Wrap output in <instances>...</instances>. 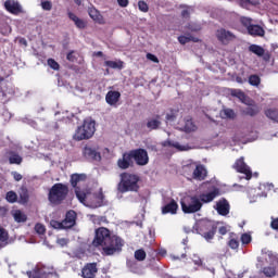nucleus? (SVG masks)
Listing matches in <instances>:
<instances>
[{
	"instance_id": "1",
	"label": "nucleus",
	"mask_w": 278,
	"mask_h": 278,
	"mask_svg": "<svg viewBox=\"0 0 278 278\" xmlns=\"http://www.w3.org/2000/svg\"><path fill=\"white\" fill-rule=\"evenodd\" d=\"M92 245L96 248L102 247L104 255H115V253H121V251H123L125 240L116 235H112L110 229L100 227L96 229Z\"/></svg>"
},
{
	"instance_id": "2",
	"label": "nucleus",
	"mask_w": 278,
	"mask_h": 278,
	"mask_svg": "<svg viewBox=\"0 0 278 278\" xmlns=\"http://www.w3.org/2000/svg\"><path fill=\"white\" fill-rule=\"evenodd\" d=\"M117 191L121 194H126V192H139L140 176L135 173L123 172L122 174H119V182L117 184Z\"/></svg>"
},
{
	"instance_id": "3",
	"label": "nucleus",
	"mask_w": 278,
	"mask_h": 278,
	"mask_svg": "<svg viewBox=\"0 0 278 278\" xmlns=\"http://www.w3.org/2000/svg\"><path fill=\"white\" fill-rule=\"evenodd\" d=\"M68 192V185L56 182L49 190L48 201L51 203V205H62V203L66 201Z\"/></svg>"
},
{
	"instance_id": "4",
	"label": "nucleus",
	"mask_w": 278,
	"mask_h": 278,
	"mask_svg": "<svg viewBox=\"0 0 278 278\" xmlns=\"http://www.w3.org/2000/svg\"><path fill=\"white\" fill-rule=\"evenodd\" d=\"M97 131L96 123L92 119H85L83 125L78 126L73 135V140L81 142V140H90Z\"/></svg>"
},
{
	"instance_id": "5",
	"label": "nucleus",
	"mask_w": 278,
	"mask_h": 278,
	"mask_svg": "<svg viewBox=\"0 0 278 278\" xmlns=\"http://www.w3.org/2000/svg\"><path fill=\"white\" fill-rule=\"evenodd\" d=\"M180 206L184 214H197V212H201V210H203L199 195L184 197L180 200Z\"/></svg>"
},
{
	"instance_id": "6",
	"label": "nucleus",
	"mask_w": 278,
	"mask_h": 278,
	"mask_svg": "<svg viewBox=\"0 0 278 278\" xmlns=\"http://www.w3.org/2000/svg\"><path fill=\"white\" fill-rule=\"evenodd\" d=\"M199 231L201 236L210 242V240H214V236H216V231H218V226L212 222H202L199 225Z\"/></svg>"
},
{
	"instance_id": "7",
	"label": "nucleus",
	"mask_w": 278,
	"mask_h": 278,
	"mask_svg": "<svg viewBox=\"0 0 278 278\" xmlns=\"http://www.w3.org/2000/svg\"><path fill=\"white\" fill-rule=\"evenodd\" d=\"M232 168L237 170V173L244 175V179H247V181L253 179V172L251 170V167L244 162V156L237 159L232 165Z\"/></svg>"
},
{
	"instance_id": "8",
	"label": "nucleus",
	"mask_w": 278,
	"mask_h": 278,
	"mask_svg": "<svg viewBox=\"0 0 278 278\" xmlns=\"http://www.w3.org/2000/svg\"><path fill=\"white\" fill-rule=\"evenodd\" d=\"M83 156L89 162H101V152H99V147L86 144L83 148Z\"/></svg>"
},
{
	"instance_id": "9",
	"label": "nucleus",
	"mask_w": 278,
	"mask_h": 278,
	"mask_svg": "<svg viewBox=\"0 0 278 278\" xmlns=\"http://www.w3.org/2000/svg\"><path fill=\"white\" fill-rule=\"evenodd\" d=\"M130 156L135 160L137 166H147L149 164V153L142 148L131 150Z\"/></svg>"
},
{
	"instance_id": "10",
	"label": "nucleus",
	"mask_w": 278,
	"mask_h": 278,
	"mask_svg": "<svg viewBox=\"0 0 278 278\" xmlns=\"http://www.w3.org/2000/svg\"><path fill=\"white\" fill-rule=\"evenodd\" d=\"M215 36L218 42L224 46H227L229 42H233V40H236V35L225 28L217 29Z\"/></svg>"
},
{
	"instance_id": "11",
	"label": "nucleus",
	"mask_w": 278,
	"mask_h": 278,
	"mask_svg": "<svg viewBox=\"0 0 278 278\" xmlns=\"http://www.w3.org/2000/svg\"><path fill=\"white\" fill-rule=\"evenodd\" d=\"M220 197V189L218 188H214L213 190L208 191V192H202L200 194H198V199L203 207V205L207 204V203H212V201H214V199Z\"/></svg>"
},
{
	"instance_id": "12",
	"label": "nucleus",
	"mask_w": 278,
	"mask_h": 278,
	"mask_svg": "<svg viewBox=\"0 0 278 278\" xmlns=\"http://www.w3.org/2000/svg\"><path fill=\"white\" fill-rule=\"evenodd\" d=\"M186 167L193 168L192 177H193V179H197L198 181H203V179H205V177H207V169H205V166H203L202 164L190 163Z\"/></svg>"
},
{
	"instance_id": "13",
	"label": "nucleus",
	"mask_w": 278,
	"mask_h": 278,
	"mask_svg": "<svg viewBox=\"0 0 278 278\" xmlns=\"http://www.w3.org/2000/svg\"><path fill=\"white\" fill-rule=\"evenodd\" d=\"M99 268H97V263H87L81 269L83 278H96Z\"/></svg>"
},
{
	"instance_id": "14",
	"label": "nucleus",
	"mask_w": 278,
	"mask_h": 278,
	"mask_svg": "<svg viewBox=\"0 0 278 278\" xmlns=\"http://www.w3.org/2000/svg\"><path fill=\"white\" fill-rule=\"evenodd\" d=\"M77 223V213L73 210L67 211L65 214V218L63 219V225L65 229H71L72 227H75Z\"/></svg>"
},
{
	"instance_id": "15",
	"label": "nucleus",
	"mask_w": 278,
	"mask_h": 278,
	"mask_svg": "<svg viewBox=\"0 0 278 278\" xmlns=\"http://www.w3.org/2000/svg\"><path fill=\"white\" fill-rule=\"evenodd\" d=\"M119 101H121L119 91H116V90L108 91L105 96V102L108 103V105H111L112 108H116Z\"/></svg>"
},
{
	"instance_id": "16",
	"label": "nucleus",
	"mask_w": 278,
	"mask_h": 278,
	"mask_svg": "<svg viewBox=\"0 0 278 278\" xmlns=\"http://www.w3.org/2000/svg\"><path fill=\"white\" fill-rule=\"evenodd\" d=\"M4 8L7 12H10V14L14 15H18L21 12H23L21 4L14 0H7L4 2Z\"/></svg>"
},
{
	"instance_id": "17",
	"label": "nucleus",
	"mask_w": 278,
	"mask_h": 278,
	"mask_svg": "<svg viewBox=\"0 0 278 278\" xmlns=\"http://www.w3.org/2000/svg\"><path fill=\"white\" fill-rule=\"evenodd\" d=\"M217 214H219V216H227V214H229V201H227V199L222 198L219 201L216 202V207H215Z\"/></svg>"
},
{
	"instance_id": "18",
	"label": "nucleus",
	"mask_w": 278,
	"mask_h": 278,
	"mask_svg": "<svg viewBox=\"0 0 278 278\" xmlns=\"http://www.w3.org/2000/svg\"><path fill=\"white\" fill-rule=\"evenodd\" d=\"M134 159L131 157V152L124 153L122 159H118L117 166L122 168V170H127L130 166H134Z\"/></svg>"
},
{
	"instance_id": "19",
	"label": "nucleus",
	"mask_w": 278,
	"mask_h": 278,
	"mask_svg": "<svg viewBox=\"0 0 278 278\" xmlns=\"http://www.w3.org/2000/svg\"><path fill=\"white\" fill-rule=\"evenodd\" d=\"M262 112V109L260 106H257V104H250L249 106L244 108L241 110V114H243V116H257V114H260Z\"/></svg>"
},
{
	"instance_id": "20",
	"label": "nucleus",
	"mask_w": 278,
	"mask_h": 278,
	"mask_svg": "<svg viewBox=\"0 0 278 278\" xmlns=\"http://www.w3.org/2000/svg\"><path fill=\"white\" fill-rule=\"evenodd\" d=\"M178 210L179 204H177V201L172 199L169 203L162 207V214H177Z\"/></svg>"
},
{
	"instance_id": "21",
	"label": "nucleus",
	"mask_w": 278,
	"mask_h": 278,
	"mask_svg": "<svg viewBox=\"0 0 278 278\" xmlns=\"http://www.w3.org/2000/svg\"><path fill=\"white\" fill-rule=\"evenodd\" d=\"M248 34L250 36L264 38L266 30H264V28L260 25L252 24L248 29Z\"/></svg>"
},
{
	"instance_id": "22",
	"label": "nucleus",
	"mask_w": 278,
	"mask_h": 278,
	"mask_svg": "<svg viewBox=\"0 0 278 278\" xmlns=\"http://www.w3.org/2000/svg\"><path fill=\"white\" fill-rule=\"evenodd\" d=\"M88 14L94 23H99V25H103V15H101V12L94 8H89L88 9Z\"/></svg>"
},
{
	"instance_id": "23",
	"label": "nucleus",
	"mask_w": 278,
	"mask_h": 278,
	"mask_svg": "<svg viewBox=\"0 0 278 278\" xmlns=\"http://www.w3.org/2000/svg\"><path fill=\"white\" fill-rule=\"evenodd\" d=\"M67 16L76 25L77 29H86V22L79 18L75 13L68 12Z\"/></svg>"
},
{
	"instance_id": "24",
	"label": "nucleus",
	"mask_w": 278,
	"mask_h": 278,
	"mask_svg": "<svg viewBox=\"0 0 278 278\" xmlns=\"http://www.w3.org/2000/svg\"><path fill=\"white\" fill-rule=\"evenodd\" d=\"M163 147H173L174 149H177V151H189L190 150V146H188V144L181 146L179 142L172 141V140L164 141Z\"/></svg>"
},
{
	"instance_id": "25",
	"label": "nucleus",
	"mask_w": 278,
	"mask_h": 278,
	"mask_svg": "<svg viewBox=\"0 0 278 278\" xmlns=\"http://www.w3.org/2000/svg\"><path fill=\"white\" fill-rule=\"evenodd\" d=\"M92 199L93 200L91 202V206L101 207L103 205V200L105 199V195L103 194V191H100L98 193H93Z\"/></svg>"
},
{
	"instance_id": "26",
	"label": "nucleus",
	"mask_w": 278,
	"mask_h": 278,
	"mask_svg": "<svg viewBox=\"0 0 278 278\" xmlns=\"http://www.w3.org/2000/svg\"><path fill=\"white\" fill-rule=\"evenodd\" d=\"M86 179H88V176L86 174H73L71 176V186L73 188H78L77 184L81 182V181H86Z\"/></svg>"
},
{
	"instance_id": "27",
	"label": "nucleus",
	"mask_w": 278,
	"mask_h": 278,
	"mask_svg": "<svg viewBox=\"0 0 278 278\" xmlns=\"http://www.w3.org/2000/svg\"><path fill=\"white\" fill-rule=\"evenodd\" d=\"M162 126V121H160V115L156 116V118H150L147 122V128L150 129V131L160 129Z\"/></svg>"
},
{
	"instance_id": "28",
	"label": "nucleus",
	"mask_w": 278,
	"mask_h": 278,
	"mask_svg": "<svg viewBox=\"0 0 278 278\" xmlns=\"http://www.w3.org/2000/svg\"><path fill=\"white\" fill-rule=\"evenodd\" d=\"M228 247L232 249V251H238L240 248V239H238V236L233 232L229 235Z\"/></svg>"
},
{
	"instance_id": "29",
	"label": "nucleus",
	"mask_w": 278,
	"mask_h": 278,
	"mask_svg": "<svg viewBox=\"0 0 278 278\" xmlns=\"http://www.w3.org/2000/svg\"><path fill=\"white\" fill-rule=\"evenodd\" d=\"M104 66H108V68H117V71H123L125 67V62L118 60V61H105Z\"/></svg>"
},
{
	"instance_id": "30",
	"label": "nucleus",
	"mask_w": 278,
	"mask_h": 278,
	"mask_svg": "<svg viewBox=\"0 0 278 278\" xmlns=\"http://www.w3.org/2000/svg\"><path fill=\"white\" fill-rule=\"evenodd\" d=\"M9 164H17V165L23 164V157L18 153H16L14 151H10L9 152Z\"/></svg>"
},
{
	"instance_id": "31",
	"label": "nucleus",
	"mask_w": 278,
	"mask_h": 278,
	"mask_svg": "<svg viewBox=\"0 0 278 278\" xmlns=\"http://www.w3.org/2000/svg\"><path fill=\"white\" fill-rule=\"evenodd\" d=\"M265 116L273 121L274 123H278V109H267L265 110Z\"/></svg>"
},
{
	"instance_id": "32",
	"label": "nucleus",
	"mask_w": 278,
	"mask_h": 278,
	"mask_svg": "<svg viewBox=\"0 0 278 278\" xmlns=\"http://www.w3.org/2000/svg\"><path fill=\"white\" fill-rule=\"evenodd\" d=\"M13 218L15 223H27V215L23 213L21 210L14 211Z\"/></svg>"
},
{
	"instance_id": "33",
	"label": "nucleus",
	"mask_w": 278,
	"mask_h": 278,
	"mask_svg": "<svg viewBox=\"0 0 278 278\" xmlns=\"http://www.w3.org/2000/svg\"><path fill=\"white\" fill-rule=\"evenodd\" d=\"M249 51L250 53H254V55H257L258 58H262V55H264L265 50L262 46H257V45H251L249 47Z\"/></svg>"
},
{
	"instance_id": "34",
	"label": "nucleus",
	"mask_w": 278,
	"mask_h": 278,
	"mask_svg": "<svg viewBox=\"0 0 278 278\" xmlns=\"http://www.w3.org/2000/svg\"><path fill=\"white\" fill-rule=\"evenodd\" d=\"M262 273L265 277H275L277 275V267L275 265L263 267Z\"/></svg>"
},
{
	"instance_id": "35",
	"label": "nucleus",
	"mask_w": 278,
	"mask_h": 278,
	"mask_svg": "<svg viewBox=\"0 0 278 278\" xmlns=\"http://www.w3.org/2000/svg\"><path fill=\"white\" fill-rule=\"evenodd\" d=\"M184 131H186V134H192V131H197V125H194V122H192L191 118L185 121Z\"/></svg>"
},
{
	"instance_id": "36",
	"label": "nucleus",
	"mask_w": 278,
	"mask_h": 278,
	"mask_svg": "<svg viewBox=\"0 0 278 278\" xmlns=\"http://www.w3.org/2000/svg\"><path fill=\"white\" fill-rule=\"evenodd\" d=\"M178 42L180 45H188V42H199V38L192 37V36H179L178 37Z\"/></svg>"
},
{
	"instance_id": "37",
	"label": "nucleus",
	"mask_w": 278,
	"mask_h": 278,
	"mask_svg": "<svg viewBox=\"0 0 278 278\" xmlns=\"http://www.w3.org/2000/svg\"><path fill=\"white\" fill-rule=\"evenodd\" d=\"M20 203H23V205H25V203H29V191L27 190V188L21 189Z\"/></svg>"
},
{
	"instance_id": "38",
	"label": "nucleus",
	"mask_w": 278,
	"mask_h": 278,
	"mask_svg": "<svg viewBox=\"0 0 278 278\" xmlns=\"http://www.w3.org/2000/svg\"><path fill=\"white\" fill-rule=\"evenodd\" d=\"M178 114H179V110L170 109L169 112L166 114L165 118L168 123H174V121H177Z\"/></svg>"
},
{
	"instance_id": "39",
	"label": "nucleus",
	"mask_w": 278,
	"mask_h": 278,
	"mask_svg": "<svg viewBox=\"0 0 278 278\" xmlns=\"http://www.w3.org/2000/svg\"><path fill=\"white\" fill-rule=\"evenodd\" d=\"M135 260H137V262H144V260H147V252L142 249L136 250Z\"/></svg>"
},
{
	"instance_id": "40",
	"label": "nucleus",
	"mask_w": 278,
	"mask_h": 278,
	"mask_svg": "<svg viewBox=\"0 0 278 278\" xmlns=\"http://www.w3.org/2000/svg\"><path fill=\"white\" fill-rule=\"evenodd\" d=\"M79 59V52L75 51V50H71L67 54H66V60L68 62L75 63L77 62V60Z\"/></svg>"
},
{
	"instance_id": "41",
	"label": "nucleus",
	"mask_w": 278,
	"mask_h": 278,
	"mask_svg": "<svg viewBox=\"0 0 278 278\" xmlns=\"http://www.w3.org/2000/svg\"><path fill=\"white\" fill-rule=\"evenodd\" d=\"M249 84L250 86H260V84H262V78H260V76H257V74H252L249 77Z\"/></svg>"
},
{
	"instance_id": "42",
	"label": "nucleus",
	"mask_w": 278,
	"mask_h": 278,
	"mask_svg": "<svg viewBox=\"0 0 278 278\" xmlns=\"http://www.w3.org/2000/svg\"><path fill=\"white\" fill-rule=\"evenodd\" d=\"M47 64L49 67L52 68V71H60V63H58V61H55V59H48L47 60Z\"/></svg>"
},
{
	"instance_id": "43",
	"label": "nucleus",
	"mask_w": 278,
	"mask_h": 278,
	"mask_svg": "<svg viewBox=\"0 0 278 278\" xmlns=\"http://www.w3.org/2000/svg\"><path fill=\"white\" fill-rule=\"evenodd\" d=\"M18 195L14 191L7 192V201L9 203H16Z\"/></svg>"
},
{
	"instance_id": "44",
	"label": "nucleus",
	"mask_w": 278,
	"mask_h": 278,
	"mask_svg": "<svg viewBox=\"0 0 278 278\" xmlns=\"http://www.w3.org/2000/svg\"><path fill=\"white\" fill-rule=\"evenodd\" d=\"M75 194L80 203H84V201H86V192L81 191L79 187L75 188Z\"/></svg>"
},
{
	"instance_id": "45",
	"label": "nucleus",
	"mask_w": 278,
	"mask_h": 278,
	"mask_svg": "<svg viewBox=\"0 0 278 278\" xmlns=\"http://www.w3.org/2000/svg\"><path fill=\"white\" fill-rule=\"evenodd\" d=\"M223 118H236V112L231 109H225L222 113Z\"/></svg>"
},
{
	"instance_id": "46",
	"label": "nucleus",
	"mask_w": 278,
	"mask_h": 278,
	"mask_svg": "<svg viewBox=\"0 0 278 278\" xmlns=\"http://www.w3.org/2000/svg\"><path fill=\"white\" fill-rule=\"evenodd\" d=\"M51 227H53V229H66V227H64V222H58L55 219H52L50 222Z\"/></svg>"
},
{
	"instance_id": "47",
	"label": "nucleus",
	"mask_w": 278,
	"mask_h": 278,
	"mask_svg": "<svg viewBox=\"0 0 278 278\" xmlns=\"http://www.w3.org/2000/svg\"><path fill=\"white\" fill-rule=\"evenodd\" d=\"M138 9L140 10V12L147 13V12H149V4L144 0H139Z\"/></svg>"
},
{
	"instance_id": "48",
	"label": "nucleus",
	"mask_w": 278,
	"mask_h": 278,
	"mask_svg": "<svg viewBox=\"0 0 278 278\" xmlns=\"http://www.w3.org/2000/svg\"><path fill=\"white\" fill-rule=\"evenodd\" d=\"M10 235L0 226V242H8Z\"/></svg>"
},
{
	"instance_id": "49",
	"label": "nucleus",
	"mask_w": 278,
	"mask_h": 278,
	"mask_svg": "<svg viewBox=\"0 0 278 278\" xmlns=\"http://www.w3.org/2000/svg\"><path fill=\"white\" fill-rule=\"evenodd\" d=\"M35 231L39 233V236H43V233L47 232V228H45V225L39 223L35 225Z\"/></svg>"
},
{
	"instance_id": "50",
	"label": "nucleus",
	"mask_w": 278,
	"mask_h": 278,
	"mask_svg": "<svg viewBox=\"0 0 278 278\" xmlns=\"http://www.w3.org/2000/svg\"><path fill=\"white\" fill-rule=\"evenodd\" d=\"M41 8L42 10L50 12V10H52L53 8V3H51V1H48V0H41Z\"/></svg>"
},
{
	"instance_id": "51",
	"label": "nucleus",
	"mask_w": 278,
	"mask_h": 278,
	"mask_svg": "<svg viewBox=\"0 0 278 278\" xmlns=\"http://www.w3.org/2000/svg\"><path fill=\"white\" fill-rule=\"evenodd\" d=\"M240 22L241 24L243 25V27H247V29L249 30L250 27H252L253 24L252 23V20L249 18V17H241L240 18Z\"/></svg>"
},
{
	"instance_id": "52",
	"label": "nucleus",
	"mask_w": 278,
	"mask_h": 278,
	"mask_svg": "<svg viewBox=\"0 0 278 278\" xmlns=\"http://www.w3.org/2000/svg\"><path fill=\"white\" fill-rule=\"evenodd\" d=\"M241 242L242 244H251V235L249 233L241 235Z\"/></svg>"
},
{
	"instance_id": "53",
	"label": "nucleus",
	"mask_w": 278,
	"mask_h": 278,
	"mask_svg": "<svg viewBox=\"0 0 278 278\" xmlns=\"http://www.w3.org/2000/svg\"><path fill=\"white\" fill-rule=\"evenodd\" d=\"M146 58H147V60L154 62V64H160V59H157V56H155V54L147 53Z\"/></svg>"
},
{
	"instance_id": "54",
	"label": "nucleus",
	"mask_w": 278,
	"mask_h": 278,
	"mask_svg": "<svg viewBox=\"0 0 278 278\" xmlns=\"http://www.w3.org/2000/svg\"><path fill=\"white\" fill-rule=\"evenodd\" d=\"M270 227L275 230L278 231V217H271V222H270Z\"/></svg>"
},
{
	"instance_id": "55",
	"label": "nucleus",
	"mask_w": 278,
	"mask_h": 278,
	"mask_svg": "<svg viewBox=\"0 0 278 278\" xmlns=\"http://www.w3.org/2000/svg\"><path fill=\"white\" fill-rule=\"evenodd\" d=\"M192 262L195 266H203V260L197 255L193 256Z\"/></svg>"
},
{
	"instance_id": "56",
	"label": "nucleus",
	"mask_w": 278,
	"mask_h": 278,
	"mask_svg": "<svg viewBox=\"0 0 278 278\" xmlns=\"http://www.w3.org/2000/svg\"><path fill=\"white\" fill-rule=\"evenodd\" d=\"M119 8H127L129 5V0H117Z\"/></svg>"
},
{
	"instance_id": "57",
	"label": "nucleus",
	"mask_w": 278,
	"mask_h": 278,
	"mask_svg": "<svg viewBox=\"0 0 278 278\" xmlns=\"http://www.w3.org/2000/svg\"><path fill=\"white\" fill-rule=\"evenodd\" d=\"M12 176L16 181H21L23 179V175H21L18 172H12Z\"/></svg>"
},
{
	"instance_id": "58",
	"label": "nucleus",
	"mask_w": 278,
	"mask_h": 278,
	"mask_svg": "<svg viewBox=\"0 0 278 278\" xmlns=\"http://www.w3.org/2000/svg\"><path fill=\"white\" fill-rule=\"evenodd\" d=\"M229 230L226 228V226H222V227H219L218 228V233L220 235V236H227V232H228Z\"/></svg>"
},
{
	"instance_id": "59",
	"label": "nucleus",
	"mask_w": 278,
	"mask_h": 278,
	"mask_svg": "<svg viewBox=\"0 0 278 278\" xmlns=\"http://www.w3.org/2000/svg\"><path fill=\"white\" fill-rule=\"evenodd\" d=\"M262 58L265 62H270V52H264Z\"/></svg>"
},
{
	"instance_id": "60",
	"label": "nucleus",
	"mask_w": 278,
	"mask_h": 278,
	"mask_svg": "<svg viewBox=\"0 0 278 278\" xmlns=\"http://www.w3.org/2000/svg\"><path fill=\"white\" fill-rule=\"evenodd\" d=\"M181 16H182V18H190V11L182 10L181 11Z\"/></svg>"
},
{
	"instance_id": "61",
	"label": "nucleus",
	"mask_w": 278,
	"mask_h": 278,
	"mask_svg": "<svg viewBox=\"0 0 278 278\" xmlns=\"http://www.w3.org/2000/svg\"><path fill=\"white\" fill-rule=\"evenodd\" d=\"M93 55H96V58H103V52L97 51V52H93Z\"/></svg>"
},
{
	"instance_id": "62",
	"label": "nucleus",
	"mask_w": 278,
	"mask_h": 278,
	"mask_svg": "<svg viewBox=\"0 0 278 278\" xmlns=\"http://www.w3.org/2000/svg\"><path fill=\"white\" fill-rule=\"evenodd\" d=\"M248 3H251V5H257V0H245Z\"/></svg>"
},
{
	"instance_id": "63",
	"label": "nucleus",
	"mask_w": 278,
	"mask_h": 278,
	"mask_svg": "<svg viewBox=\"0 0 278 278\" xmlns=\"http://www.w3.org/2000/svg\"><path fill=\"white\" fill-rule=\"evenodd\" d=\"M237 97H239V99H243V97H244V92H242V91H238Z\"/></svg>"
},
{
	"instance_id": "64",
	"label": "nucleus",
	"mask_w": 278,
	"mask_h": 278,
	"mask_svg": "<svg viewBox=\"0 0 278 278\" xmlns=\"http://www.w3.org/2000/svg\"><path fill=\"white\" fill-rule=\"evenodd\" d=\"M21 45H25V47H27V40H25V38L20 39Z\"/></svg>"
}]
</instances>
